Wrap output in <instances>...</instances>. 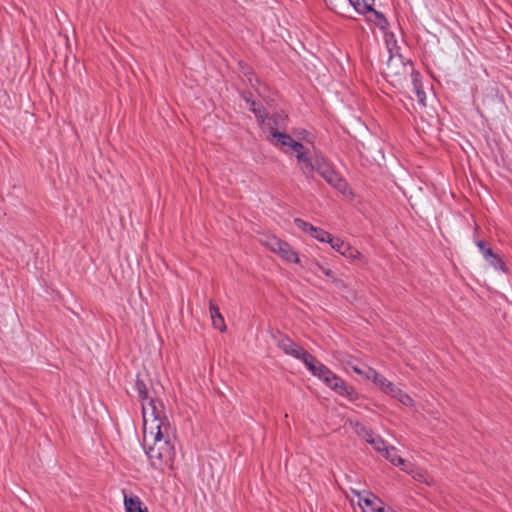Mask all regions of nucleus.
Instances as JSON below:
<instances>
[{
	"label": "nucleus",
	"instance_id": "nucleus-24",
	"mask_svg": "<svg viewBox=\"0 0 512 512\" xmlns=\"http://www.w3.org/2000/svg\"><path fill=\"white\" fill-rule=\"evenodd\" d=\"M294 223H295V225H296L299 229H301L302 231H304V232H306V233H308V234H310V233H311V231H312V230H313V228H314V226H313L312 224H310V223H308V222H306V221H304V220H302V219H300V218H296V219H294Z\"/></svg>",
	"mask_w": 512,
	"mask_h": 512
},
{
	"label": "nucleus",
	"instance_id": "nucleus-26",
	"mask_svg": "<svg viewBox=\"0 0 512 512\" xmlns=\"http://www.w3.org/2000/svg\"><path fill=\"white\" fill-rule=\"evenodd\" d=\"M484 256V258L488 261L490 259H494V260H497V262L499 263V265L501 266V259L493 253L492 249L491 248H486L483 252H481Z\"/></svg>",
	"mask_w": 512,
	"mask_h": 512
},
{
	"label": "nucleus",
	"instance_id": "nucleus-31",
	"mask_svg": "<svg viewBox=\"0 0 512 512\" xmlns=\"http://www.w3.org/2000/svg\"><path fill=\"white\" fill-rule=\"evenodd\" d=\"M477 247L479 248V250L481 252H483L485 249H486V246H485V242L484 241H478L477 243Z\"/></svg>",
	"mask_w": 512,
	"mask_h": 512
},
{
	"label": "nucleus",
	"instance_id": "nucleus-8",
	"mask_svg": "<svg viewBox=\"0 0 512 512\" xmlns=\"http://www.w3.org/2000/svg\"><path fill=\"white\" fill-rule=\"evenodd\" d=\"M331 248L351 261L359 260L366 263V259L363 257L359 250L352 247L349 243L343 241L340 238H334L331 244Z\"/></svg>",
	"mask_w": 512,
	"mask_h": 512
},
{
	"label": "nucleus",
	"instance_id": "nucleus-14",
	"mask_svg": "<svg viewBox=\"0 0 512 512\" xmlns=\"http://www.w3.org/2000/svg\"><path fill=\"white\" fill-rule=\"evenodd\" d=\"M382 455L393 465L401 467V469L406 467L408 464L400 455H398L395 447H387Z\"/></svg>",
	"mask_w": 512,
	"mask_h": 512
},
{
	"label": "nucleus",
	"instance_id": "nucleus-18",
	"mask_svg": "<svg viewBox=\"0 0 512 512\" xmlns=\"http://www.w3.org/2000/svg\"><path fill=\"white\" fill-rule=\"evenodd\" d=\"M382 375H380L376 370H374L371 367L366 366L365 367V373L363 375V378L366 380L372 381L376 386L379 383V381L382 379Z\"/></svg>",
	"mask_w": 512,
	"mask_h": 512
},
{
	"label": "nucleus",
	"instance_id": "nucleus-9",
	"mask_svg": "<svg viewBox=\"0 0 512 512\" xmlns=\"http://www.w3.org/2000/svg\"><path fill=\"white\" fill-rule=\"evenodd\" d=\"M411 70V66L405 64L400 55H390L387 61L385 74L387 77H397L407 75Z\"/></svg>",
	"mask_w": 512,
	"mask_h": 512
},
{
	"label": "nucleus",
	"instance_id": "nucleus-25",
	"mask_svg": "<svg viewBox=\"0 0 512 512\" xmlns=\"http://www.w3.org/2000/svg\"><path fill=\"white\" fill-rule=\"evenodd\" d=\"M396 399L405 406H414V400L402 390L400 391Z\"/></svg>",
	"mask_w": 512,
	"mask_h": 512
},
{
	"label": "nucleus",
	"instance_id": "nucleus-3",
	"mask_svg": "<svg viewBox=\"0 0 512 512\" xmlns=\"http://www.w3.org/2000/svg\"><path fill=\"white\" fill-rule=\"evenodd\" d=\"M246 104L250 110L255 114L258 123L261 126L263 133L266 135L267 141L273 146L283 148L282 137L292 138L285 132L287 126V115L284 113H274L269 115L265 108L260 103H257L253 98H245Z\"/></svg>",
	"mask_w": 512,
	"mask_h": 512
},
{
	"label": "nucleus",
	"instance_id": "nucleus-22",
	"mask_svg": "<svg viewBox=\"0 0 512 512\" xmlns=\"http://www.w3.org/2000/svg\"><path fill=\"white\" fill-rule=\"evenodd\" d=\"M410 74L412 77V83H413L414 92L416 93V95L417 96H425V92L422 90V83H421V80L419 79V74L413 73L412 71L410 72Z\"/></svg>",
	"mask_w": 512,
	"mask_h": 512
},
{
	"label": "nucleus",
	"instance_id": "nucleus-21",
	"mask_svg": "<svg viewBox=\"0 0 512 512\" xmlns=\"http://www.w3.org/2000/svg\"><path fill=\"white\" fill-rule=\"evenodd\" d=\"M336 359L341 362L345 368L349 367L352 369V365H358L357 361L352 356L343 353H337Z\"/></svg>",
	"mask_w": 512,
	"mask_h": 512
},
{
	"label": "nucleus",
	"instance_id": "nucleus-28",
	"mask_svg": "<svg viewBox=\"0 0 512 512\" xmlns=\"http://www.w3.org/2000/svg\"><path fill=\"white\" fill-rule=\"evenodd\" d=\"M366 365H352V370L363 377Z\"/></svg>",
	"mask_w": 512,
	"mask_h": 512
},
{
	"label": "nucleus",
	"instance_id": "nucleus-4",
	"mask_svg": "<svg viewBox=\"0 0 512 512\" xmlns=\"http://www.w3.org/2000/svg\"><path fill=\"white\" fill-rule=\"evenodd\" d=\"M282 138L284 141L282 142L283 148L281 151L286 154L294 153L301 173L308 179L313 178L314 172H317V166L321 165L324 157L318 154L312 156L300 142L293 138Z\"/></svg>",
	"mask_w": 512,
	"mask_h": 512
},
{
	"label": "nucleus",
	"instance_id": "nucleus-7",
	"mask_svg": "<svg viewBox=\"0 0 512 512\" xmlns=\"http://www.w3.org/2000/svg\"><path fill=\"white\" fill-rule=\"evenodd\" d=\"M353 492L358 496V505L363 512H395L391 508H386L384 502L371 492Z\"/></svg>",
	"mask_w": 512,
	"mask_h": 512
},
{
	"label": "nucleus",
	"instance_id": "nucleus-12",
	"mask_svg": "<svg viewBox=\"0 0 512 512\" xmlns=\"http://www.w3.org/2000/svg\"><path fill=\"white\" fill-rule=\"evenodd\" d=\"M124 506L126 512H147L142 506V502L137 496H124Z\"/></svg>",
	"mask_w": 512,
	"mask_h": 512
},
{
	"label": "nucleus",
	"instance_id": "nucleus-32",
	"mask_svg": "<svg viewBox=\"0 0 512 512\" xmlns=\"http://www.w3.org/2000/svg\"><path fill=\"white\" fill-rule=\"evenodd\" d=\"M425 99L426 98H417V103L420 108L425 107Z\"/></svg>",
	"mask_w": 512,
	"mask_h": 512
},
{
	"label": "nucleus",
	"instance_id": "nucleus-13",
	"mask_svg": "<svg viewBox=\"0 0 512 512\" xmlns=\"http://www.w3.org/2000/svg\"><path fill=\"white\" fill-rule=\"evenodd\" d=\"M377 387L385 394L391 396L392 398H395L400 393L401 389L398 388L394 383L386 379L384 376L377 384Z\"/></svg>",
	"mask_w": 512,
	"mask_h": 512
},
{
	"label": "nucleus",
	"instance_id": "nucleus-2",
	"mask_svg": "<svg viewBox=\"0 0 512 512\" xmlns=\"http://www.w3.org/2000/svg\"><path fill=\"white\" fill-rule=\"evenodd\" d=\"M277 346L287 355L303 361L307 369L328 387L338 394L347 397L350 401H355L358 394L348 386L340 377L334 374L328 367L319 362L314 356L303 350L301 346L292 341L289 337L279 335Z\"/></svg>",
	"mask_w": 512,
	"mask_h": 512
},
{
	"label": "nucleus",
	"instance_id": "nucleus-34",
	"mask_svg": "<svg viewBox=\"0 0 512 512\" xmlns=\"http://www.w3.org/2000/svg\"><path fill=\"white\" fill-rule=\"evenodd\" d=\"M333 281L335 282V284L341 288V287H345V285L340 281V280H337V279H333Z\"/></svg>",
	"mask_w": 512,
	"mask_h": 512
},
{
	"label": "nucleus",
	"instance_id": "nucleus-17",
	"mask_svg": "<svg viewBox=\"0 0 512 512\" xmlns=\"http://www.w3.org/2000/svg\"><path fill=\"white\" fill-rule=\"evenodd\" d=\"M353 7L360 13H365L366 10H372L375 0H349Z\"/></svg>",
	"mask_w": 512,
	"mask_h": 512
},
{
	"label": "nucleus",
	"instance_id": "nucleus-27",
	"mask_svg": "<svg viewBox=\"0 0 512 512\" xmlns=\"http://www.w3.org/2000/svg\"><path fill=\"white\" fill-rule=\"evenodd\" d=\"M254 93L258 94V96H262L265 93V85H259L254 91L248 92L249 96H253Z\"/></svg>",
	"mask_w": 512,
	"mask_h": 512
},
{
	"label": "nucleus",
	"instance_id": "nucleus-10",
	"mask_svg": "<svg viewBox=\"0 0 512 512\" xmlns=\"http://www.w3.org/2000/svg\"><path fill=\"white\" fill-rule=\"evenodd\" d=\"M402 470L410 474L416 481L423 482L427 485H431L433 482V479L426 471L415 468L410 463H408L406 467H403Z\"/></svg>",
	"mask_w": 512,
	"mask_h": 512
},
{
	"label": "nucleus",
	"instance_id": "nucleus-15",
	"mask_svg": "<svg viewBox=\"0 0 512 512\" xmlns=\"http://www.w3.org/2000/svg\"><path fill=\"white\" fill-rule=\"evenodd\" d=\"M365 440L367 443L372 445L376 451H378L381 454H383L387 448L385 441L380 436L374 435L372 432L370 434H367Z\"/></svg>",
	"mask_w": 512,
	"mask_h": 512
},
{
	"label": "nucleus",
	"instance_id": "nucleus-1",
	"mask_svg": "<svg viewBox=\"0 0 512 512\" xmlns=\"http://www.w3.org/2000/svg\"><path fill=\"white\" fill-rule=\"evenodd\" d=\"M136 388L142 406L145 452L154 468H172L176 451L165 406L148 394L144 381L137 379Z\"/></svg>",
	"mask_w": 512,
	"mask_h": 512
},
{
	"label": "nucleus",
	"instance_id": "nucleus-19",
	"mask_svg": "<svg viewBox=\"0 0 512 512\" xmlns=\"http://www.w3.org/2000/svg\"><path fill=\"white\" fill-rule=\"evenodd\" d=\"M349 424L352 427V429L354 430V432L357 435L363 437L364 439L367 437V434L371 433V431H369L364 425H362L358 421L349 420Z\"/></svg>",
	"mask_w": 512,
	"mask_h": 512
},
{
	"label": "nucleus",
	"instance_id": "nucleus-5",
	"mask_svg": "<svg viewBox=\"0 0 512 512\" xmlns=\"http://www.w3.org/2000/svg\"><path fill=\"white\" fill-rule=\"evenodd\" d=\"M260 242L284 261L300 263V259L292 247L278 237L274 235H263Z\"/></svg>",
	"mask_w": 512,
	"mask_h": 512
},
{
	"label": "nucleus",
	"instance_id": "nucleus-11",
	"mask_svg": "<svg viewBox=\"0 0 512 512\" xmlns=\"http://www.w3.org/2000/svg\"><path fill=\"white\" fill-rule=\"evenodd\" d=\"M209 312L212 325L214 326V328L219 329L222 332L225 331L226 326L224 318L222 317L219 308L212 301H210L209 303Z\"/></svg>",
	"mask_w": 512,
	"mask_h": 512
},
{
	"label": "nucleus",
	"instance_id": "nucleus-29",
	"mask_svg": "<svg viewBox=\"0 0 512 512\" xmlns=\"http://www.w3.org/2000/svg\"><path fill=\"white\" fill-rule=\"evenodd\" d=\"M488 262L490 263V265H492L494 268L496 269H503V262L501 261V266L499 265V263L497 262V260H494V259H490L488 260Z\"/></svg>",
	"mask_w": 512,
	"mask_h": 512
},
{
	"label": "nucleus",
	"instance_id": "nucleus-20",
	"mask_svg": "<svg viewBox=\"0 0 512 512\" xmlns=\"http://www.w3.org/2000/svg\"><path fill=\"white\" fill-rule=\"evenodd\" d=\"M385 42L390 55H398L397 42L393 34H385Z\"/></svg>",
	"mask_w": 512,
	"mask_h": 512
},
{
	"label": "nucleus",
	"instance_id": "nucleus-23",
	"mask_svg": "<svg viewBox=\"0 0 512 512\" xmlns=\"http://www.w3.org/2000/svg\"><path fill=\"white\" fill-rule=\"evenodd\" d=\"M368 11H369V10H366V12H368ZM370 11H371V12H373V13L375 14V24H376L380 29L385 30V29H386V27H387V25H388V22H387L386 18H385L382 14H380V13L376 12L373 8H372V10H370Z\"/></svg>",
	"mask_w": 512,
	"mask_h": 512
},
{
	"label": "nucleus",
	"instance_id": "nucleus-16",
	"mask_svg": "<svg viewBox=\"0 0 512 512\" xmlns=\"http://www.w3.org/2000/svg\"><path fill=\"white\" fill-rule=\"evenodd\" d=\"M310 235L313 238L317 239L318 241L323 242V243H329L330 245L332 244V241L335 238L329 232H327L321 228H317V227L313 228Z\"/></svg>",
	"mask_w": 512,
	"mask_h": 512
},
{
	"label": "nucleus",
	"instance_id": "nucleus-30",
	"mask_svg": "<svg viewBox=\"0 0 512 512\" xmlns=\"http://www.w3.org/2000/svg\"><path fill=\"white\" fill-rule=\"evenodd\" d=\"M318 268L328 277L332 276V271L330 269H325L321 265L317 264Z\"/></svg>",
	"mask_w": 512,
	"mask_h": 512
},
{
	"label": "nucleus",
	"instance_id": "nucleus-35",
	"mask_svg": "<svg viewBox=\"0 0 512 512\" xmlns=\"http://www.w3.org/2000/svg\"><path fill=\"white\" fill-rule=\"evenodd\" d=\"M248 80H249V82L251 83V85H253V83H252V81H253L252 77H249V78H248Z\"/></svg>",
	"mask_w": 512,
	"mask_h": 512
},
{
	"label": "nucleus",
	"instance_id": "nucleus-6",
	"mask_svg": "<svg viewBox=\"0 0 512 512\" xmlns=\"http://www.w3.org/2000/svg\"><path fill=\"white\" fill-rule=\"evenodd\" d=\"M317 173L323 177L328 184L333 186L335 189H337L339 192H341L344 195L351 194V191L346 183V181L339 176L338 173H336L331 166L327 163L326 159L324 158L323 161H321V165L317 166Z\"/></svg>",
	"mask_w": 512,
	"mask_h": 512
},
{
	"label": "nucleus",
	"instance_id": "nucleus-33",
	"mask_svg": "<svg viewBox=\"0 0 512 512\" xmlns=\"http://www.w3.org/2000/svg\"><path fill=\"white\" fill-rule=\"evenodd\" d=\"M144 385H145V386H147V385H146V383H144ZM146 388H148V387H146ZM147 391H148V394H149L151 397H153L155 400L160 401V402L163 404V402H162L160 399H158V398H156V397H154V396L152 395V394H155V391H152V393L149 391V389H147Z\"/></svg>",
	"mask_w": 512,
	"mask_h": 512
}]
</instances>
